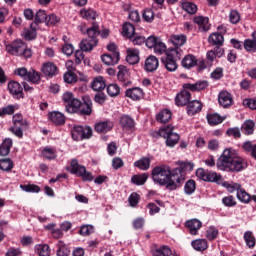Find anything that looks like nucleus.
<instances>
[{"mask_svg": "<svg viewBox=\"0 0 256 256\" xmlns=\"http://www.w3.org/2000/svg\"><path fill=\"white\" fill-rule=\"evenodd\" d=\"M149 179V175L147 173L136 174L131 177L132 185H136L137 187L141 185H145L147 180Z\"/></svg>", "mask_w": 256, "mask_h": 256, "instance_id": "obj_28", "label": "nucleus"}, {"mask_svg": "<svg viewBox=\"0 0 256 256\" xmlns=\"http://www.w3.org/2000/svg\"><path fill=\"white\" fill-rule=\"evenodd\" d=\"M206 237L209 241H215V238L219 237V230L215 227H210L206 232Z\"/></svg>", "mask_w": 256, "mask_h": 256, "instance_id": "obj_59", "label": "nucleus"}, {"mask_svg": "<svg viewBox=\"0 0 256 256\" xmlns=\"http://www.w3.org/2000/svg\"><path fill=\"white\" fill-rule=\"evenodd\" d=\"M98 43L99 40L86 38L80 42V49L87 53L89 51H93V48L97 47Z\"/></svg>", "mask_w": 256, "mask_h": 256, "instance_id": "obj_20", "label": "nucleus"}, {"mask_svg": "<svg viewBox=\"0 0 256 256\" xmlns=\"http://www.w3.org/2000/svg\"><path fill=\"white\" fill-rule=\"evenodd\" d=\"M154 256H172L173 252L168 246H161L153 252Z\"/></svg>", "mask_w": 256, "mask_h": 256, "instance_id": "obj_48", "label": "nucleus"}, {"mask_svg": "<svg viewBox=\"0 0 256 256\" xmlns=\"http://www.w3.org/2000/svg\"><path fill=\"white\" fill-rule=\"evenodd\" d=\"M37 29V23H31L30 28H26L23 31L24 39H26V41H33V39L37 37Z\"/></svg>", "mask_w": 256, "mask_h": 256, "instance_id": "obj_23", "label": "nucleus"}, {"mask_svg": "<svg viewBox=\"0 0 256 256\" xmlns=\"http://www.w3.org/2000/svg\"><path fill=\"white\" fill-rule=\"evenodd\" d=\"M113 129V123L110 121L98 122L95 124V131L97 133H107Z\"/></svg>", "mask_w": 256, "mask_h": 256, "instance_id": "obj_30", "label": "nucleus"}, {"mask_svg": "<svg viewBox=\"0 0 256 256\" xmlns=\"http://www.w3.org/2000/svg\"><path fill=\"white\" fill-rule=\"evenodd\" d=\"M192 247L195 251H205L207 249V240L197 239L192 241Z\"/></svg>", "mask_w": 256, "mask_h": 256, "instance_id": "obj_45", "label": "nucleus"}, {"mask_svg": "<svg viewBox=\"0 0 256 256\" xmlns=\"http://www.w3.org/2000/svg\"><path fill=\"white\" fill-rule=\"evenodd\" d=\"M0 169L2 171H11L13 169V161L10 158L0 160Z\"/></svg>", "mask_w": 256, "mask_h": 256, "instance_id": "obj_55", "label": "nucleus"}, {"mask_svg": "<svg viewBox=\"0 0 256 256\" xmlns=\"http://www.w3.org/2000/svg\"><path fill=\"white\" fill-rule=\"evenodd\" d=\"M241 131L244 135H253V131H255V122H253V120H246L241 126Z\"/></svg>", "mask_w": 256, "mask_h": 256, "instance_id": "obj_34", "label": "nucleus"}, {"mask_svg": "<svg viewBox=\"0 0 256 256\" xmlns=\"http://www.w3.org/2000/svg\"><path fill=\"white\" fill-rule=\"evenodd\" d=\"M206 181H209L211 183H217V181H221V176L217 174V172H206Z\"/></svg>", "mask_w": 256, "mask_h": 256, "instance_id": "obj_60", "label": "nucleus"}, {"mask_svg": "<svg viewBox=\"0 0 256 256\" xmlns=\"http://www.w3.org/2000/svg\"><path fill=\"white\" fill-rule=\"evenodd\" d=\"M230 23L233 25H237L239 21H241V15L237 12V10H231L229 14Z\"/></svg>", "mask_w": 256, "mask_h": 256, "instance_id": "obj_62", "label": "nucleus"}, {"mask_svg": "<svg viewBox=\"0 0 256 256\" xmlns=\"http://www.w3.org/2000/svg\"><path fill=\"white\" fill-rule=\"evenodd\" d=\"M47 19V13L45 10H38L34 16V22L36 23V26L39 27V23H45Z\"/></svg>", "mask_w": 256, "mask_h": 256, "instance_id": "obj_47", "label": "nucleus"}, {"mask_svg": "<svg viewBox=\"0 0 256 256\" xmlns=\"http://www.w3.org/2000/svg\"><path fill=\"white\" fill-rule=\"evenodd\" d=\"M201 109H203V104L197 100H193L187 105V114L190 115V117H193V115H197Z\"/></svg>", "mask_w": 256, "mask_h": 256, "instance_id": "obj_22", "label": "nucleus"}, {"mask_svg": "<svg viewBox=\"0 0 256 256\" xmlns=\"http://www.w3.org/2000/svg\"><path fill=\"white\" fill-rule=\"evenodd\" d=\"M144 69L148 73H153V71H157V69H159V59H157V57H155L153 55H150L145 60Z\"/></svg>", "mask_w": 256, "mask_h": 256, "instance_id": "obj_15", "label": "nucleus"}, {"mask_svg": "<svg viewBox=\"0 0 256 256\" xmlns=\"http://www.w3.org/2000/svg\"><path fill=\"white\" fill-rule=\"evenodd\" d=\"M179 167L180 168L178 169L180 170V175L184 177V171H193L195 164L193 162H179Z\"/></svg>", "mask_w": 256, "mask_h": 256, "instance_id": "obj_50", "label": "nucleus"}, {"mask_svg": "<svg viewBox=\"0 0 256 256\" xmlns=\"http://www.w3.org/2000/svg\"><path fill=\"white\" fill-rule=\"evenodd\" d=\"M107 93L110 97H117L121 93V88L117 84H109L107 87Z\"/></svg>", "mask_w": 256, "mask_h": 256, "instance_id": "obj_53", "label": "nucleus"}, {"mask_svg": "<svg viewBox=\"0 0 256 256\" xmlns=\"http://www.w3.org/2000/svg\"><path fill=\"white\" fill-rule=\"evenodd\" d=\"M244 241H245L247 247H249V249H253V247H255V243H256V239H255V236H253V232L246 231L244 233Z\"/></svg>", "mask_w": 256, "mask_h": 256, "instance_id": "obj_43", "label": "nucleus"}, {"mask_svg": "<svg viewBox=\"0 0 256 256\" xmlns=\"http://www.w3.org/2000/svg\"><path fill=\"white\" fill-rule=\"evenodd\" d=\"M224 187L228 189L229 193L237 191V199L241 201V203H249V201H251V195H249L245 189L241 188V184L225 182Z\"/></svg>", "mask_w": 256, "mask_h": 256, "instance_id": "obj_6", "label": "nucleus"}, {"mask_svg": "<svg viewBox=\"0 0 256 256\" xmlns=\"http://www.w3.org/2000/svg\"><path fill=\"white\" fill-rule=\"evenodd\" d=\"M134 167L141 171H147L151 167V160L147 157H142L140 160L134 162Z\"/></svg>", "mask_w": 256, "mask_h": 256, "instance_id": "obj_37", "label": "nucleus"}, {"mask_svg": "<svg viewBox=\"0 0 256 256\" xmlns=\"http://www.w3.org/2000/svg\"><path fill=\"white\" fill-rule=\"evenodd\" d=\"M25 49V44L21 40H16L8 45H6V51L10 55H15L16 57H20Z\"/></svg>", "mask_w": 256, "mask_h": 256, "instance_id": "obj_11", "label": "nucleus"}, {"mask_svg": "<svg viewBox=\"0 0 256 256\" xmlns=\"http://www.w3.org/2000/svg\"><path fill=\"white\" fill-rule=\"evenodd\" d=\"M91 87L93 91H103L106 87L105 80L102 76H98L92 81Z\"/></svg>", "mask_w": 256, "mask_h": 256, "instance_id": "obj_38", "label": "nucleus"}, {"mask_svg": "<svg viewBox=\"0 0 256 256\" xmlns=\"http://www.w3.org/2000/svg\"><path fill=\"white\" fill-rule=\"evenodd\" d=\"M9 93L13 96L14 99H23V86L17 81H11L8 83Z\"/></svg>", "mask_w": 256, "mask_h": 256, "instance_id": "obj_12", "label": "nucleus"}, {"mask_svg": "<svg viewBox=\"0 0 256 256\" xmlns=\"http://www.w3.org/2000/svg\"><path fill=\"white\" fill-rule=\"evenodd\" d=\"M60 19L55 14H49L47 15V19L45 21L46 25H57L59 23Z\"/></svg>", "mask_w": 256, "mask_h": 256, "instance_id": "obj_64", "label": "nucleus"}, {"mask_svg": "<svg viewBox=\"0 0 256 256\" xmlns=\"http://www.w3.org/2000/svg\"><path fill=\"white\" fill-rule=\"evenodd\" d=\"M218 101L221 107L227 109V107H231V105H233V96H231V93L227 91H222L219 93Z\"/></svg>", "mask_w": 256, "mask_h": 256, "instance_id": "obj_14", "label": "nucleus"}, {"mask_svg": "<svg viewBox=\"0 0 256 256\" xmlns=\"http://www.w3.org/2000/svg\"><path fill=\"white\" fill-rule=\"evenodd\" d=\"M209 43L211 45H216V47H221L223 43H225V38L223 37V34L219 33H212L208 38Z\"/></svg>", "mask_w": 256, "mask_h": 256, "instance_id": "obj_33", "label": "nucleus"}, {"mask_svg": "<svg viewBox=\"0 0 256 256\" xmlns=\"http://www.w3.org/2000/svg\"><path fill=\"white\" fill-rule=\"evenodd\" d=\"M13 123L14 126H18V127H27V121L23 120V115L21 114H15L13 116Z\"/></svg>", "mask_w": 256, "mask_h": 256, "instance_id": "obj_56", "label": "nucleus"}, {"mask_svg": "<svg viewBox=\"0 0 256 256\" xmlns=\"http://www.w3.org/2000/svg\"><path fill=\"white\" fill-rule=\"evenodd\" d=\"M49 119L54 123L55 125H65V114L61 112H51L49 114Z\"/></svg>", "mask_w": 256, "mask_h": 256, "instance_id": "obj_29", "label": "nucleus"}, {"mask_svg": "<svg viewBox=\"0 0 256 256\" xmlns=\"http://www.w3.org/2000/svg\"><path fill=\"white\" fill-rule=\"evenodd\" d=\"M209 87V82L206 80L198 81L194 84L186 83L183 85L184 89H188L189 91H203V89H207Z\"/></svg>", "mask_w": 256, "mask_h": 256, "instance_id": "obj_18", "label": "nucleus"}, {"mask_svg": "<svg viewBox=\"0 0 256 256\" xmlns=\"http://www.w3.org/2000/svg\"><path fill=\"white\" fill-rule=\"evenodd\" d=\"M62 99L64 103L67 104L66 105L67 113H77L80 107H81L82 115H91V113H93V101H91V98L89 96H84L83 97L84 103H81V100H79L78 98H75L73 93L66 92L63 94Z\"/></svg>", "mask_w": 256, "mask_h": 256, "instance_id": "obj_3", "label": "nucleus"}, {"mask_svg": "<svg viewBox=\"0 0 256 256\" xmlns=\"http://www.w3.org/2000/svg\"><path fill=\"white\" fill-rule=\"evenodd\" d=\"M143 19L147 23H152V21L155 19V12H153L151 8L144 10Z\"/></svg>", "mask_w": 256, "mask_h": 256, "instance_id": "obj_58", "label": "nucleus"}, {"mask_svg": "<svg viewBox=\"0 0 256 256\" xmlns=\"http://www.w3.org/2000/svg\"><path fill=\"white\" fill-rule=\"evenodd\" d=\"M122 33L124 37H128V39H131L135 35V26L133 24L126 22L123 25Z\"/></svg>", "mask_w": 256, "mask_h": 256, "instance_id": "obj_42", "label": "nucleus"}, {"mask_svg": "<svg viewBox=\"0 0 256 256\" xmlns=\"http://www.w3.org/2000/svg\"><path fill=\"white\" fill-rule=\"evenodd\" d=\"M58 250L56 252L57 256H69L71 254V250L63 243L62 241H59L57 244Z\"/></svg>", "mask_w": 256, "mask_h": 256, "instance_id": "obj_44", "label": "nucleus"}, {"mask_svg": "<svg viewBox=\"0 0 256 256\" xmlns=\"http://www.w3.org/2000/svg\"><path fill=\"white\" fill-rule=\"evenodd\" d=\"M15 75H18L19 77H22L24 81H30L31 83H39L41 81V75H39V72L35 71L34 69L28 71L27 68H17L14 71Z\"/></svg>", "mask_w": 256, "mask_h": 256, "instance_id": "obj_9", "label": "nucleus"}, {"mask_svg": "<svg viewBox=\"0 0 256 256\" xmlns=\"http://www.w3.org/2000/svg\"><path fill=\"white\" fill-rule=\"evenodd\" d=\"M244 49L248 51V53H255L256 51V43L254 39H246L243 42Z\"/></svg>", "mask_w": 256, "mask_h": 256, "instance_id": "obj_52", "label": "nucleus"}, {"mask_svg": "<svg viewBox=\"0 0 256 256\" xmlns=\"http://www.w3.org/2000/svg\"><path fill=\"white\" fill-rule=\"evenodd\" d=\"M181 55H183V50L181 48H172L166 53L165 57H162L161 61L167 71L170 73L177 71V61L181 59Z\"/></svg>", "mask_w": 256, "mask_h": 256, "instance_id": "obj_4", "label": "nucleus"}, {"mask_svg": "<svg viewBox=\"0 0 256 256\" xmlns=\"http://www.w3.org/2000/svg\"><path fill=\"white\" fill-rule=\"evenodd\" d=\"M13 147V140L11 138H6L0 145V155L2 157H7L11 153V148Z\"/></svg>", "mask_w": 256, "mask_h": 256, "instance_id": "obj_26", "label": "nucleus"}, {"mask_svg": "<svg viewBox=\"0 0 256 256\" xmlns=\"http://www.w3.org/2000/svg\"><path fill=\"white\" fill-rule=\"evenodd\" d=\"M71 135H72V139L74 141H82L83 126H81V125L73 126L72 129H71Z\"/></svg>", "mask_w": 256, "mask_h": 256, "instance_id": "obj_41", "label": "nucleus"}, {"mask_svg": "<svg viewBox=\"0 0 256 256\" xmlns=\"http://www.w3.org/2000/svg\"><path fill=\"white\" fill-rule=\"evenodd\" d=\"M126 61L129 65H137V63H139V51L137 49L129 48L127 50Z\"/></svg>", "mask_w": 256, "mask_h": 256, "instance_id": "obj_25", "label": "nucleus"}, {"mask_svg": "<svg viewBox=\"0 0 256 256\" xmlns=\"http://www.w3.org/2000/svg\"><path fill=\"white\" fill-rule=\"evenodd\" d=\"M101 59L104 65H117V63H119L120 54L119 52H115L114 54H103Z\"/></svg>", "mask_w": 256, "mask_h": 256, "instance_id": "obj_21", "label": "nucleus"}, {"mask_svg": "<svg viewBox=\"0 0 256 256\" xmlns=\"http://www.w3.org/2000/svg\"><path fill=\"white\" fill-rule=\"evenodd\" d=\"M174 130L175 127L171 125L164 126L154 133V137H163L166 140L167 147H174L179 143L180 139L179 134L173 132Z\"/></svg>", "mask_w": 256, "mask_h": 256, "instance_id": "obj_5", "label": "nucleus"}, {"mask_svg": "<svg viewBox=\"0 0 256 256\" xmlns=\"http://www.w3.org/2000/svg\"><path fill=\"white\" fill-rule=\"evenodd\" d=\"M194 23L198 25L199 31L207 32L211 29V24H209V18L204 16H196L193 19Z\"/></svg>", "mask_w": 256, "mask_h": 256, "instance_id": "obj_17", "label": "nucleus"}, {"mask_svg": "<svg viewBox=\"0 0 256 256\" xmlns=\"http://www.w3.org/2000/svg\"><path fill=\"white\" fill-rule=\"evenodd\" d=\"M100 34L101 31H99V25L95 22L92 23V27L87 29L88 39H94L95 41H98L97 38Z\"/></svg>", "mask_w": 256, "mask_h": 256, "instance_id": "obj_36", "label": "nucleus"}, {"mask_svg": "<svg viewBox=\"0 0 256 256\" xmlns=\"http://www.w3.org/2000/svg\"><path fill=\"white\" fill-rule=\"evenodd\" d=\"M146 47H148V49H154L156 55H163V53L167 51L165 43L161 41V38L155 36H149L146 39Z\"/></svg>", "mask_w": 256, "mask_h": 256, "instance_id": "obj_8", "label": "nucleus"}, {"mask_svg": "<svg viewBox=\"0 0 256 256\" xmlns=\"http://www.w3.org/2000/svg\"><path fill=\"white\" fill-rule=\"evenodd\" d=\"M175 101L178 107H185V105L191 101V92L182 90L179 94H177Z\"/></svg>", "mask_w": 256, "mask_h": 256, "instance_id": "obj_16", "label": "nucleus"}, {"mask_svg": "<svg viewBox=\"0 0 256 256\" xmlns=\"http://www.w3.org/2000/svg\"><path fill=\"white\" fill-rule=\"evenodd\" d=\"M120 125L124 129H133L135 127V120L129 115H124L120 118Z\"/></svg>", "mask_w": 256, "mask_h": 256, "instance_id": "obj_39", "label": "nucleus"}, {"mask_svg": "<svg viewBox=\"0 0 256 256\" xmlns=\"http://www.w3.org/2000/svg\"><path fill=\"white\" fill-rule=\"evenodd\" d=\"M171 117V110L164 109L156 115V121H158V123H169V121H171Z\"/></svg>", "mask_w": 256, "mask_h": 256, "instance_id": "obj_32", "label": "nucleus"}, {"mask_svg": "<svg viewBox=\"0 0 256 256\" xmlns=\"http://www.w3.org/2000/svg\"><path fill=\"white\" fill-rule=\"evenodd\" d=\"M80 17H82V19H87V21H89L91 19H95V17H97V13L93 9L84 8L80 10Z\"/></svg>", "mask_w": 256, "mask_h": 256, "instance_id": "obj_46", "label": "nucleus"}, {"mask_svg": "<svg viewBox=\"0 0 256 256\" xmlns=\"http://www.w3.org/2000/svg\"><path fill=\"white\" fill-rule=\"evenodd\" d=\"M125 95L129 99H132V101H141L145 95V92H143V89L139 87H133L127 89Z\"/></svg>", "mask_w": 256, "mask_h": 256, "instance_id": "obj_13", "label": "nucleus"}, {"mask_svg": "<svg viewBox=\"0 0 256 256\" xmlns=\"http://www.w3.org/2000/svg\"><path fill=\"white\" fill-rule=\"evenodd\" d=\"M181 8L183 9V11H186V13H188L189 15H195V13H197V6L193 2L182 1Z\"/></svg>", "mask_w": 256, "mask_h": 256, "instance_id": "obj_35", "label": "nucleus"}, {"mask_svg": "<svg viewBox=\"0 0 256 256\" xmlns=\"http://www.w3.org/2000/svg\"><path fill=\"white\" fill-rule=\"evenodd\" d=\"M170 42L174 45L175 49H181L187 43V36L184 34L171 35Z\"/></svg>", "mask_w": 256, "mask_h": 256, "instance_id": "obj_19", "label": "nucleus"}, {"mask_svg": "<svg viewBox=\"0 0 256 256\" xmlns=\"http://www.w3.org/2000/svg\"><path fill=\"white\" fill-rule=\"evenodd\" d=\"M219 171H227L228 173H240L247 169V161L241 158L234 149H225L216 162Z\"/></svg>", "mask_w": 256, "mask_h": 256, "instance_id": "obj_2", "label": "nucleus"}, {"mask_svg": "<svg viewBox=\"0 0 256 256\" xmlns=\"http://www.w3.org/2000/svg\"><path fill=\"white\" fill-rule=\"evenodd\" d=\"M36 250L39 256H50L51 255V250L49 249V245L47 244H42V245H37Z\"/></svg>", "mask_w": 256, "mask_h": 256, "instance_id": "obj_54", "label": "nucleus"}, {"mask_svg": "<svg viewBox=\"0 0 256 256\" xmlns=\"http://www.w3.org/2000/svg\"><path fill=\"white\" fill-rule=\"evenodd\" d=\"M195 189H197L195 180H188L185 183L184 192L186 193V195H193V193H195Z\"/></svg>", "mask_w": 256, "mask_h": 256, "instance_id": "obj_49", "label": "nucleus"}, {"mask_svg": "<svg viewBox=\"0 0 256 256\" xmlns=\"http://www.w3.org/2000/svg\"><path fill=\"white\" fill-rule=\"evenodd\" d=\"M71 173L78 177H82L83 181H93V174L91 172H87V168L79 164L77 159H73L71 161Z\"/></svg>", "mask_w": 256, "mask_h": 256, "instance_id": "obj_7", "label": "nucleus"}, {"mask_svg": "<svg viewBox=\"0 0 256 256\" xmlns=\"http://www.w3.org/2000/svg\"><path fill=\"white\" fill-rule=\"evenodd\" d=\"M222 203L225 207H235L237 205V201H235V197L226 196L222 198Z\"/></svg>", "mask_w": 256, "mask_h": 256, "instance_id": "obj_61", "label": "nucleus"}, {"mask_svg": "<svg viewBox=\"0 0 256 256\" xmlns=\"http://www.w3.org/2000/svg\"><path fill=\"white\" fill-rule=\"evenodd\" d=\"M42 73L47 77H53L57 75V66L51 62L45 63L42 66Z\"/></svg>", "mask_w": 256, "mask_h": 256, "instance_id": "obj_31", "label": "nucleus"}, {"mask_svg": "<svg viewBox=\"0 0 256 256\" xmlns=\"http://www.w3.org/2000/svg\"><path fill=\"white\" fill-rule=\"evenodd\" d=\"M117 79L122 83L123 87H129L131 85V73L126 66H118Z\"/></svg>", "mask_w": 256, "mask_h": 256, "instance_id": "obj_10", "label": "nucleus"}, {"mask_svg": "<svg viewBox=\"0 0 256 256\" xmlns=\"http://www.w3.org/2000/svg\"><path fill=\"white\" fill-rule=\"evenodd\" d=\"M20 189L26 193H39V191H41V187L35 184L20 185Z\"/></svg>", "mask_w": 256, "mask_h": 256, "instance_id": "obj_51", "label": "nucleus"}, {"mask_svg": "<svg viewBox=\"0 0 256 256\" xmlns=\"http://www.w3.org/2000/svg\"><path fill=\"white\" fill-rule=\"evenodd\" d=\"M202 225L201 221L197 219L186 221V227L189 229L191 235H197V232L201 229Z\"/></svg>", "mask_w": 256, "mask_h": 256, "instance_id": "obj_24", "label": "nucleus"}, {"mask_svg": "<svg viewBox=\"0 0 256 256\" xmlns=\"http://www.w3.org/2000/svg\"><path fill=\"white\" fill-rule=\"evenodd\" d=\"M152 179L158 185H165L168 191H175L185 181L179 168L171 169L168 165L156 166L152 169Z\"/></svg>", "mask_w": 256, "mask_h": 256, "instance_id": "obj_1", "label": "nucleus"}, {"mask_svg": "<svg viewBox=\"0 0 256 256\" xmlns=\"http://www.w3.org/2000/svg\"><path fill=\"white\" fill-rule=\"evenodd\" d=\"M207 121H208L209 125H212V126L219 125V124L223 123V121H225V117H221V115H219L217 113L208 114Z\"/></svg>", "mask_w": 256, "mask_h": 256, "instance_id": "obj_40", "label": "nucleus"}, {"mask_svg": "<svg viewBox=\"0 0 256 256\" xmlns=\"http://www.w3.org/2000/svg\"><path fill=\"white\" fill-rule=\"evenodd\" d=\"M42 155L43 157H45V159H56L57 158V154L55 153V150L53 148H44L42 150Z\"/></svg>", "mask_w": 256, "mask_h": 256, "instance_id": "obj_57", "label": "nucleus"}, {"mask_svg": "<svg viewBox=\"0 0 256 256\" xmlns=\"http://www.w3.org/2000/svg\"><path fill=\"white\" fill-rule=\"evenodd\" d=\"M91 137H93V129L90 126H82V141Z\"/></svg>", "mask_w": 256, "mask_h": 256, "instance_id": "obj_63", "label": "nucleus"}, {"mask_svg": "<svg viewBox=\"0 0 256 256\" xmlns=\"http://www.w3.org/2000/svg\"><path fill=\"white\" fill-rule=\"evenodd\" d=\"M197 61V57L193 54H188L182 59V67H184V69H192V67L197 65Z\"/></svg>", "mask_w": 256, "mask_h": 256, "instance_id": "obj_27", "label": "nucleus"}]
</instances>
